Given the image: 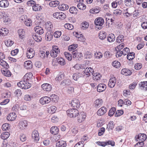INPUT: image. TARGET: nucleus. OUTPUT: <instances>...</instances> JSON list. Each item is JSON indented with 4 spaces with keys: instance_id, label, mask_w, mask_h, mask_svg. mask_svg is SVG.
Here are the masks:
<instances>
[{
    "instance_id": "nucleus-36",
    "label": "nucleus",
    "mask_w": 147,
    "mask_h": 147,
    "mask_svg": "<svg viewBox=\"0 0 147 147\" xmlns=\"http://www.w3.org/2000/svg\"><path fill=\"white\" fill-rule=\"evenodd\" d=\"M9 133L8 132L6 131L2 133L1 135V137L2 139L5 140L7 139L9 137Z\"/></svg>"
},
{
    "instance_id": "nucleus-63",
    "label": "nucleus",
    "mask_w": 147,
    "mask_h": 147,
    "mask_svg": "<svg viewBox=\"0 0 147 147\" xmlns=\"http://www.w3.org/2000/svg\"><path fill=\"white\" fill-rule=\"evenodd\" d=\"M1 33H2V36H4L6 35L8 33V30L7 29L5 28H3L1 29Z\"/></svg>"
},
{
    "instance_id": "nucleus-50",
    "label": "nucleus",
    "mask_w": 147,
    "mask_h": 147,
    "mask_svg": "<svg viewBox=\"0 0 147 147\" xmlns=\"http://www.w3.org/2000/svg\"><path fill=\"white\" fill-rule=\"evenodd\" d=\"M112 65L115 68H119L121 66L120 63L117 61H115L113 62Z\"/></svg>"
},
{
    "instance_id": "nucleus-46",
    "label": "nucleus",
    "mask_w": 147,
    "mask_h": 147,
    "mask_svg": "<svg viewBox=\"0 0 147 147\" xmlns=\"http://www.w3.org/2000/svg\"><path fill=\"white\" fill-rule=\"evenodd\" d=\"M64 74L62 73H60L56 77L55 80L56 81L59 82L64 79Z\"/></svg>"
},
{
    "instance_id": "nucleus-58",
    "label": "nucleus",
    "mask_w": 147,
    "mask_h": 147,
    "mask_svg": "<svg viewBox=\"0 0 147 147\" xmlns=\"http://www.w3.org/2000/svg\"><path fill=\"white\" fill-rule=\"evenodd\" d=\"M129 8H127L124 10L125 15L127 17H129V16L131 15L132 13L129 11Z\"/></svg>"
},
{
    "instance_id": "nucleus-31",
    "label": "nucleus",
    "mask_w": 147,
    "mask_h": 147,
    "mask_svg": "<svg viewBox=\"0 0 147 147\" xmlns=\"http://www.w3.org/2000/svg\"><path fill=\"white\" fill-rule=\"evenodd\" d=\"M139 85L141 89L145 91L147 90V81L141 82Z\"/></svg>"
},
{
    "instance_id": "nucleus-29",
    "label": "nucleus",
    "mask_w": 147,
    "mask_h": 147,
    "mask_svg": "<svg viewBox=\"0 0 147 147\" xmlns=\"http://www.w3.org/2000/svg\"><path fill=\"white\" fill-rule=\"evenodd\" d=\"M33 77V74L32 73L30 72L26 74L24 76V80H25L27 81L31 79Z\"/></svg>"
},
{
    "instance_id": "nucleus-44",
    "label": "nucleus",
    "mask_w": 147,
    "mask_h": 147,
    "mask_svg": "<svg viewBox=\"0 0 147 147\" xmlns=\"http://www.w3.org/2000/svg\"><path fill=\"white\" fill-rule=\"evenodd\" d=\"M78 7L80 9L82 10H85L86 8V6L83 2L79 3L77 5Z\"/></svg>"
},
{
    "instance_id": "nucleus-23",
    "label": "nucleus",
    "mask_w": 147,
    "mask_h": 147,
    "mask_svg": "<svg viewBox=\"0 0 147 147\" xmlns=\"http://www.w3.org/2000/svg\"><path fill=\"white\" fill-rule=\"evenodd\" d=\"M24 66L25 68L29 69L32 67V63L31 61H27L24 62Z\"/></svg>"
},
{
    "instance_id": "nucleus-48",
    "label": "nucleus",
    "mask_w": 147,
    "mask_h": 147,
    "mask_svg": "<svg viewBox=\"0 0 147 147\" xmlns=\"http://www.w3.org/2000/svg\"><path fill=\"white\" fill-rule=\"evenodd\" d=\"M42 9L41 6L38 4H35L32 6V9L35 11H37L41 10Z\"/></svg>"
},
{
    "instance_id": "nucleus-40",
    "label": "nucleus",
    "mask_w": 147,
    "mask_h": 147,
    "mask_svg": "<svg viewBox=\"0 0 147 147\" xmlns=\"http://www.w3.org/2000/svg\"><path fill=\"white\" fill-rule=\"evenodd\" d=\"M32 37L37 42H40L42 39L41 36L38 34H33Z\"/></svg>"
},
{
    "instance_id": "nucleus-43",
    "label": "nucleus",
    "mask_w": 147,
    "mask_h": 147,
    "mask_svg": "<svg viewBox=\"0 0 147 147\" xmlns=\"http://www.w3.org/2000/svg\"><path fill=\"white\" fill-rule=\"evenodd\" d=\"M0 65L5 68L8 69L9 67L8 64L3 59H0Z\"/></svg>"
},
{
    "instance_id": "nucleus-42",
    "label": "nucleus",
    "mask_w": 147,
    "mask_h": 147,
    "mask_svg": "<svg viewBox=\"0 0 147 147\" xmlns=\"http://www.w3.org/2000/svg\"><path fill=\"white\" fill-rule=\"evenodd\" d=\"M59 3V2L57 1H53L50 2L49 5L51 7H55L57 6Z\"/></svg>"
},
{
    "instance_id": "nucleus-39",
    "label": "nucleus",
    "mask_w": 147,
    "mask_h": 147,
    "mask_svg": "<svg viewBox=\"0 0 147 147\" xmlns=\"http://www.w3.org/2000/svg\"><path fill=\"white\" fill-rule=\"evenodd\" d=\"M53 36V34L51 33H47L46 34L45 39L47 41H50L52 39Z\"/></svg>"
},
{
    "instance_id": "nucleus-28",
    "label": "nucleus",
    "mask_w": 147,
    "mask_h": 147,
    "mask_svg": "<svg viewBox=\"0 0 147 147\" xmlns=\"http://www.w3.org/2000/svg\"><path fill=\"white\" fill-rule=\"evenodd\" d=\"M8 5L9 2L7 0H2L0 1V6L3 8L6 7Z\"/></svg>"
},
{
    "instance_id": "nucleus-41",
    "label": "nucleus",
    "mask_w": 147,
    "mask_h": 147,
    "mask_svg": "<svg viewBox=\"0 0 147 147\" xmlns=\"http://www.w3.org/2000/svg\"><path fill=\"white\" fill-rule=\"evenodd\" d=\"M106 33L104 31H100L99 34V36L100 39H104L106 37Z\"/></svg>"
},
{
    "instance_id": "nucleus-26",
    "label": "nucleus",
    "mask_w": 147,
    "mask_h": 147,
    "mask_svg": "<svg viewBox=\"0 0 147 147\" xmlns=\"http://www.w3.org/2000/svg\"><path fill=\"white\" fill-rule=\"evenodd\" d=\"M101 11L100 7L98 6H96L90 9V12L91 13H97Z\"/></svg>"
},
{
    "instance_id": "nucleus-54",
    "label": "nucleus",
    "mask_w": 147,
    "mask_h": 147,
    "mask_svg": "<svg viewBox=\"0 0 147 147\" xmlns=\"http://www.w3.org/2000/svg\"><path fill=\"white\" fill-rule=\"evenodd\" d=\"M50 96L51 98H51V100L52 101L55 102L57 101L58 97L57 95L55 94H53Z\"/></svg>"
},
{
    "instance_id": "nucleus-55",
    "label": "nucleus",
    "mask_w": 147,
    "mask_h": 147,
    "mask_svg": "<svg viewBox=\"0 0 147 147\" xmlns=\"http://www.w3.org/2000/svg\"><path fill=\"white\" fill-rule=\"evenodd\" d=\"M64 55L66 59L69 61H71L72 59V55L68 52H65L64 53Z\"/></svg>"
},
{
    "instance_id": "nucleus-47",
    "label": "nucleus",
    "mask_w": 147,
    "mask_h": 147,
    "mask_svg": "<svg viewBox=\"0 0 147 147\" xmlns=\"http://www.w3.org/2000/svg\"><path fill=\"white\" fill-rule=\"evenodd\" d=\"M135 54L133 52L129 53L127 55V58L129 60H132L135 57Z\"/></svg>"
},
{
    "instance_id": "nucleus-62",
    "label": "nucleus",
    "mask_w": 147,
    "mask_h": 147,
    "mask_svg": "<svg viewBox=\"0 0 147 147\" xmlns=\"http://www.w3.org/2000/svg\"><path fill=\"white\" fill-rule=\"evenodd\" d=\"M65 28L69 30H71L73 28V26L71 24L68 23L65 24L64 25Z\"/></svg>"
},
{
    "instance_id": "nucleus-2",
    "label": "nucleus",
    "mask_w": 147,
    "mask_h": 147,
    "mask_svg": "<svg viewBox=\"0 0 147 147\" xmlns=\"http://www.w3.org/2000/svg\"><path fill=\"white\" fill-rule=\"evenodd\" d=\"M17 85L18 87L24 89L29 88L31 87V84L29 83V81L25 80L17 83Z\"/></svg>"
},
{
    "instance_id": "nucleus-45",
    "label": "nucleus",
    "mask_w": 147,
    "mask_h": 147,
    "mask_svg": "<svg viewBox=\"0 0 147 147\" xmlns=\"http://www.w3.org/2000/svg\"><path fill=\"white\" fill-rule=\"evenodd\" d=\"M134 3L133 0H125L124 3L127 6H131Z\"/></svg>"
},
{
    "instance_id": "nucleus-35",
    "label": "nucleus",
    "mask_w": 147,
    "mask_h": 147,
    "mask_svg": "<svg viewBox=\"0 0 147 147\" xmlns=\"http://www.w3.org/2000/svg\"><path fill=\"white\" fill-rule=\"evenodd\" d=\"M93 79L95 80H98L101 77V75L98 73H95L93 74Z\"/></svg>"
},
{
    "instance_id": "nucleus-20",
    "label": "nucleus",
    "mask_w": 147,
    "mask_h": 147,
    "mask_svg": "<svg viewBox=\"0 0 147 147\" xmlns=\"http://www.w3.org/2000/svg\"><path fill=\"white\" fill-rule=\"evenodd\" d=\"M106 88V85L104 84H100L97 86V90L99 92L104 91Z\"/></svg>"
},
{
    "instance_id": "nucleus-60",
    "label": "nucleus",
    "mask_w": 147,
    "mask_h": 147,
    "mask_svg": "<svg viewBox=\"0 0 147 147\" xmlns=\"http://www.w3.org/2000/svg\"><path fill=\"white\" fill-rule=\"evenodd\" d=\"M13 42L10 39H9L5 42V44L7 47H10L12 46L13 44Z\"/></svg>"
},
{
    "instance_id": "nucleus-32",
    "label": "nucleus",
    "mask_w": 147,
    "mask_h": 147,
    "mask_svg": "<svg viewBox=\"0 0 147 147\" xmlns=\"http://www.w3.org/2000/svg\"><path fill=\"white\" fill-rule=\"evenodd\" d=\"M95 106L99 107L101 106L102 105L103 101L102 99L99 98L96 99L95 101Z\"/></svg>"
},
{
    "instance_id": "nucleus-13",
    "label": "nucleus",
    "mask_w": 147,
    "mask_h": 147,
    "mask_svg": "<svg viewBox=\"0 0 147 147\" xmlns=\"http://www.w3.org/2000/svg\"><path fill=\"white\" fill-rule=\"evenodd\" d=\"M26 54L27 57L28 58H32L34 55V51L32 49L29 48L27 49Z\"/></svg>"
},
{
    "instance_id": "nucleus-38",
    "label": "nucleus",
    "mask_w": 147,
    "mask_h": 147,
    "mask_svg": "<svg viewBox=\"0 0 147 147\" xmlns=\"http://www.w3.org/2000/svg\"><path fill=\"white\" fill-rule=\"evenodd\" d=\"M115 36L114 34H110L107 38V41L109 42H113L115 40Z\"/></svg>"
},
{
    "instance_id": "nucleus-15",
    "label": "nucleus",
    "mask_w": 147,
    "mask_h": 147,
    "mask_svg": "<svg viewBox=\"0 0 147 147\" xmlns=\"http://www.w3.org/2000/svg\"><path fill=\"white\" fill-rule=\"evenodd\" d=\"M42 89L46 91H49L51 90L52 87L51 85L48 83H45L41 86Z\"/></svg>"
},
{
    "instance_id": "nucleus-61",
    "label": "nucleus",
    "mask_w": 147,
    "mask_h": 147,
    "mask_svg": "<svg viewBox=\"0 0 147 147\" xmlns=\"http://www.w3.org/2000/svg\"><path fill=\"white\" fill-rule=\"evenodd\" d=\"M24 24L27 26H30L32 25V21L30 18L24 21Z\"/></svg>"
},
{
    "instance_id": "nucleus-5",
    "label": "nucleus",
    "mask_w": 147,
    "mask_h": 147,
    "mask_svg": "<svg viewBox=\"0 0 147 147\" xmlns=\"http://www.w3.org/2000/svg\"><path fill=\"white\" fill-rule=\"evenodd\" d=\"M60 51L59 48L57 46L53 47L51 51L50 54L53 57H55L57 56V54L60 53Z\"/></svg>"
},
{
    "instance_id": "nucleus-4",
    "label": "nucleus",
    "mask_w": 147,
    "mask_h": 147,
    "mask_svg": "<svg viewBox=\"0 0 147 147\" xmlns=\"http://www.w3.org/2000/svg\"><path fill=\"white\" fill-rule=\"evenodd\" d=\"M53 16L54 18L59 20H63L66 17L65 14L62 12L54 13Z\"/></svg>"
},
{
    "instance_id": "nucleus-1",
    "label": "nucleus",
    "mask_w": 147,
    "mask_h": 147,
    "mask_svg": "<svg viewBox=\"0 0 147 147\" xmlns=\"http://www.w3.org/2000/svg\"><path fill=\"white\" fill-rule=\"evenodd\" d=\"M67 116L71 118H75L78 115L79 112L75 108L70 109L66 111Z\"/></svg>"
},
{
    "instance_id": "nucleus-22",
    "label": "nucleus",
    "mask_w": 147,
    "mask_h": 147,
    "mask_svg": "<svg viewBox=\"0 0 147 147\" xmlns=\"http://www.w3.org/2000/svg\"><path fill=\"white\" fill-rule=\"evenodd\" d=\"M66 142L62 140L58 141L56 144V147H66Z\"/></svg>"
},
{
    "instance_id": "nucleus-30",
    "label": "nucleus",
    "mask_w": 147,
    "mask_h": 147,
    "mask_svg": "<svg viewBox=\"0 0 147 147\" xmlns=\"http://www.w3.org/2000/svg\"><path fill=\"white\" fill-rule=\"evenodd\" d=\"M35 32L38 34L41 35L43 33L44 30L41 27L38 26H36L34 28Z\"/></svg>"
},
{
    "instance_id": "nucleus-64",
    "label": "nucleus",
    "mask_w": 147,
    "mask_h": 147,
    "mask_svg": "<svg viewBox=\"0 0 147 147\" xmlns=\"http://www.w3.org/2000/svg\"><path fill=\"white\" fill-rule=\"evenodd\" d=\"M123 111L122 110H118L116 111L115 114V117H119L123 114Z\"/></svg>"
},
{
    "instance_id": "nucleus-27",
    "label": "nucleus",
    "mask_w": 147,
    "mask_h": 147,
    "mask_svg": "<svg viewBox=\"0 0 147 147\" xmlns=\"http://www.w3.org/2000/svg\"><path fill=\"white\" fill-rule=\"evenodd\" d=\"M59 129L56 126H53L50 129V131L51 134L54 135L57 134L59 132Z\"/></svg>"
},
{
    "instance_id": "nucleus-7",
    "label": "nucleus",
    "mask_w": 147,
    "mask_h": 147,
    "mask_svg": "<svg viewBox=\"0 0 147 147\" xmlns=\"http://www.w3.org/2000/svg\"><path fill=\"white\" fill-rule=\"evenodd\" d=\"M104 23L103 19L101 17L96 18L95 20L94 23L96 26H100V29L101 28V26Z\"/></svg>"
},
{
    "instance_id": "nucleus-53",
    "label": "nucleus",
    "mask_w": 147,
    "mask_h": 147,
    "mask_svg": "<svg viewBox=\"0 0 147 147\" xmlns=\"http://www.w3.org/2000/svg\"><path fill=\"white\" fill-rule=\"evenodd\" d=\"M10 127V125L8 123L3 124L2 126V129L3 130H8Z\"/></svg>"
},
{
    "instance_id": "nucleus-3",
    "label": "nucleus",
    "mask_w": 147,
    "mask_h": 147,
    "mask_svg": "<svg viewBox=\"0 0 147 147\" xmlns=\"http://www.w3.org/2000/svg\"><path fill=\"white\" fill-rule=\"evenodd\" d=\"M96 143L99 146L105 147L107 145H111L113 146H115V143L113 140H109L106 142H97Z\"/></svg>"
},
{
    "instance_id": "nucleus-11",
    "label": "nucleus",
    "mask_w": 147,
    "mask_h": 147,
    "mask_svg": "<svg viewBox=\"0 0 147 147\" xmlns=\"http://www.w3.org/2000/svg\"><path fill=\"white\" fill-rule=\"evenodd\" d=\"M72 53L73 58L75 59L76 60H79L81 57H82V54L80 52H78L76 50L73 51Z\"/></svg>"
},
{
    "instance_id": "nucleus-19",
    "label": "nucleus",
    "mask_w": 147,
    "mask_h": 147,
    "mask_svg": "<svg viewBox=\"0 0 147 147\" xmlns=\"http://www.w3.org/2000/svg\"><path fill=\"white\" fill-rule=\"evenodd\" d=\"M71 106L72 107L78 108L80 106V104L79 100L76 99H74L72 100L71 103Z\"/></svg>"
},
{
    "instance_id": "nucleus-34",
    "label": "nucleus",
    "mask_w": 147,
    "mask_h": 147,
    "mask_svg": "<svg viewBox=\"0 0 147 147\" xmlns=\"http://www.w3.org/2000/svg\"><path fill=\"white\" fill-rule=\"evenodd\" d=\"M59 9L61 11H65L67 10L68 8V6L65 4H62L59 5L58 7Z\"/></svg>"
},
{
    "instance_id": "nucleus-33",
    "label": "nucleus",
    "mask_w": 147,
    "mask_h": 147,
    "mask_svg": "<svg viewBox=\"0 0 147 147\" xmlns=\"http://www.w3.org/2000/svg\"><path fill=\"white\" fill-rule=\"evenodd\" d=\"M114 123L113 121H110L107 125V129L108 131L112 130L114 126Z\"/></svg>"
},
{
    "instance_id": "nucleus-8",
    "label": "nucleus",
    "mask_w": 147,
    "mask_h": 147,
    "mask_svg": "<svg viewBox=\"0 0 147 147\" xmlns=\"http://www.w3.org/2000/svg\"><path fill=\"white\" fill-rule=\"evenodd\" d=\"M40 103L42 105L48 104L51 101V98L48 96H44L41 98L40 99Z\"/></svg>"
},
{
    "instance_id": "nucleus-10",
    "label": "nucleus",
    "mask_w": 147,
    "mask_h": 147,
    "mask_svg": "<svg viewBox=\"0 0 147 147\" xmlns=\"http://www.w3.org/2000/svg\"><path fill=\"white\" fill-rule=\"evenodd\" d=\"M28 124V121L26 120H23L19 122L18 125L20 129L24 130Z\"/></svg>"
},
{
    "instance_id": "nucleus-57",
    "label": "nucleus",
    "mask_w": 147,
    "mask_h": 147,
    "mask_svg": "<svg viewBox=\"0 0 147 147\" xmlns=\"http://www.w3.org/2000/svg\"><path fill=\"white\" fill-rule=\"evenodd\" d=\"M92 55L91 53L87 51L85 53L84 57L86 59H90L92 57Z\"/></svg>"
},
{
    "instance_id": "nucleus-9",
    "label": "nucleus",
    "mask_w": 147,
    "mask_h": 147,
    "mask_svg": "<svg viewBox=\"0 0 147 147\" xmlns=\"http://www.w3.org/2000/svg\"><path fill=\"white\" fill-rule=\"evenodd\" d=\"M93 69L90 67H86L85 70L83 71L84 76H86V77L89 76L91 74H93L94 72Z\"/></svg>"
},
{
    "instance_id": "nucleus-51",
    "label": "nucleus",
    "mask_w": 147,
    "mask_h": 147,
    "mask_svg": "<svg viewBox=\"0 0 147 147\" xmlns=\"http://www.w3.org/2000/svg\"><path fill=\"white\" fill-rule=\"evenodd\" d=\"M56 59L57 62L61 65H63L65 64V60L63 58L58 57Z\"/></svg>"
},
{
    "instance_id": "nucleus-17",
    "label": "nucleus",
    "mask_w": 147,
    "mask_h": 147,
    "mask_svg": "<svg viewBox=\"0 0 147 147\" xmlns=\"http://www.w3.org/2000/svg\"><path fill=\"white\" fill-rule=\"evenodd\" d=\"M78 117L77 118L78 121L79 123L82 122L84 121L86 117V115L85 113L83 112H81L80 114H79Z\"/></svg>"
},
{
    "instance_id": "nucleus-6",
    "label": "nucleus",
    "mask_w": 147,
    "mask_h": 147,
    "mask_svg": "<svg viewBox=\"0 0 147 147\" xmlns=\"http://www.w3.org/2000/svg\"><path fill=\"white\" fill-rule=\"evenodd\" d=\"M45 27L48 31H52L54 29V28L52 23L50 21L46 22L45 24Z\"/></svg>"
},
{
    "instance_id": "nucleus-56",
    "label": "nucleus",
    "mask_w": 147,
    "mask_h": 147,
    "mask_svg": "<svg viewBox=\"0 0 147 147\" xmlns=\"http://www.w3.org/2000/svg\"><path fill=\"white\" fill-rule=\"evenodd\" d=\"M89 26L88 23L86 22H84L82 24L81 28L83 30L87 29Z\"/></svg>"
},
{
    "instance_id": "nucleus-25",
    "label": "nucleus",
    "mask_w": 147,
    "mask_h": 147,
    "mask_svg": "<svg viewBox=\"0 0 147 147\" xmlns=\"http://www.w3.org/2000/svg\"><path fill=\"white\" fill-rule=\"evenodd\" d=\"M7 69H3L1 70V71L4 76L7 77H9L11 75V73L10 71Z\"/></svg>"
},
{
    "instance_id": "nucleus-16",
    "label": "nucleus",
    "mask_w": 147,
    "mask_h": 147,
    "mask_svg": "<svg viewBox=\"0 0 147 147\" xmlns=\"http://www.w3.org/2000/svg\"><path fill=\"white\" fill-rule=\"evenodd\" d=\"M116 82V80L115 77H111L109 82V86L110 88H113L115 85Z\"/></svg>"
},
{
    "instance_id": "nucleus-12",
    "label": "nucleus",
    "mask_w": 147,
    "mask_h": 147,
    "mask_svg": "<svg viewBox=\"0 0 147 147\" xmlns=\"http://www.w3.org/2000/svg\"><path fill=\"white\" fill-rule=\"evenodd\" d=\"M32 138L35 142H37L39 139V134L36 130L33 131L32 134Z\"/></svg>"
},
{
    "instance_id": "nucleus-14",
    "label": "nucleus",
    "mask_w": 147,
    "mask_h": 147,
    "mask_svg": "<svg viewBox=\"0 0 147 147\" xmlns=\"http://www.w3.org/2000/svg\"><path fill=\"white\" fill-rule=\"evenodd\" d=\"M147 138V136L146 134H139L136 138V140L138 141H141L144 142Z\"/></svg>"
},
{
    "instance_id": "nucleus-18",
    "label": "nucleus",
    "mask_w": 147,
    "mask_h": 147,
    "mask_svg": "<svg viewBox=\"0 0 147 147\" xmlns=\"http://www.w3.org/2000/svg\"><path fill=\"white\" fill-rule=\"evenodd\" d=\"M16 117L17 115L15 113H10L7 116V119L8 121H13L16 119Z\"/></svg>"
},
{
    "instance_id": "nucleus-24",
    "label": "nucleus",
    "mask_w": 147,
    "mask_h": 147,
    "mask_svg": "<svg viewBox=\"0 0 147 147\" xmlns=\"http://www.w3.org/2000/svg\"><path fill=\"white\" fill-rule=\"evenodd\" d=\"M121 74L126 76L130 75L131 74V71L128 69L124 68L121 71Z\"/></svg>"
},
{
    "instance_id": "nucleus-21",
    "label": "nucleus",
    "mask_w": 147,
    "mask_h": 147,
    "mask_svg": "<svg viewBox=\"0 0 147 147\" xmlns=\"http://www.w3.org/2000/svg\"><path fill=\"white\" fill-rule=\"evenodd\" d=\"M107 111V109L105 107H102L97 111V114L99 116L102 115L106 113Z\"/></svg>"
},
{
    "instance_id": "nucleus-37",
    "label": "nucleus",
    "mask_w": 147,
    "mask_h": 147,
    "mask_svg": "<svg viewBox=\"0 0 147 147\" xmlns=\"http://www.w3.org/2000/svg\"><path fill=\"white\" fill-rule=\"evenodd\" d=\"M18 32L19 37L21 39H23L24 37L25 32L22 29H20L18 30Z\"/></svg>"
},
{
    "instance_id": "nucleus-52",
    "label": "nucleus",
    "mask_w": 147,
    "mask_h": 147,
    "mask_svg": "<svg viewBox=\"0 0 147 147\" xmlns=\"http://www.w3.org/2000/svg\"><path fill=\"white\" fill-rule=\"evenodd\" d=\"M69 10L70 13L72 14H76L78 12L77 8L76 7L74 6L71 7Z\"/></svg>"
},
{
    "instance_id": "nucleus-49",
    "label": "nucleus",
    "mask_w": 147,
    "mask_h": 147,
    "mask_svg": "<svg viewBox=\"0 0 147 147\" xmlns=\"http://www.w3.org/2000/svg\"><path fill=\"white\" fill-rule=\"evenodd\" d=\"M124 36L123 35H119L118 36L116 39V41L118 43H120L123 42Z\"/></svg>"
},
{
    "instance_id": "nucleus-59",
    "label": "nucleus",
    "mask_w": 147,
    "mask_h": 147,
    "mask_svg": "<svg viewBox=\"0 0 147 147\" xmlns=\"http://www.w3.org/2000/svg\"><path fill=\"white\" fill-rule=\"evenodd\" d=\"M19 106L18 104L15 105L12 108V110L14 112V113H16L18 111L19 109Z\"/></svg>"
}]
</instances>
